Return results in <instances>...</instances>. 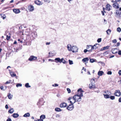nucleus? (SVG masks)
I'll use <instances>...</instances> for the list:
<instances>
[{
	"label": "nucleus",
	"mask_w": 121,
	"mask_h": 121,
	"mask_svg": "<svg viewBox=\"0 0 121 121\" xmlns=\"http://www.w3.org/2000/svg\"><path fill=\"white\" fill-rule=\"evenodd\" d=\"M117 31L120 32L121 31V29L120 27H118L117 29Z\"/></svg>",
	"instance_id": "4c0bfd02"
},
{
	"label": "nucleus",
	"mask_w": 121,
	"mask_h": 121,
	"mask_svg": "<svg viewBox=\"0 0 121 121\" xmlns=\"http://www.w3.org/2000/svg\"><path fill=\"white\" fill-rule=\"evenodd\" d=\"M67 105V104L65 102L62 103L60 105V108H65Z\"/></svg>",
	"instance_id": "6e6552de"
},
{
	"label": "nucleus",
	"mask_w": 121,
	"mask_h": 121,
	"mask_svg": "<svg viewBox=\"0 0 121 121\" xmlns=\"http://www.w3.org/2000/svg\"><path fill=\"white\" fill-rule=\"evenodd\" d=\"M116 14L118 15L120 14L119 12L118 11H117V12H116Z\"/></svg>",
	"instance_id": "5fc2aeb1"
},
{
	"label": "nucleus",
	"mask_w": 121,
	"mask_h": 121,
	"mask_svg": "<svg viewBox=\"0 0 121 121\" xmlns=\"http://www.w3.org/2000/svg\"><path fill=\"white\" fill-rule=\"evenodd\" d=\"M109 95V94H103L104 97L105 99H108L110 98Z\"/></svg>",
	"instance_id": "5701e85b"
},
{
	"label": "nucleus",
	"mask_w": 121,
	"mask_h": 121,
	"mask_svg": "<svg viewBox=\"0 0 121 121\" xmlns=\"http://www.w3.org/2000/svg\"><path fill=\"white\" fill-rule=\"evenodd\" d=\"M73 97L75 99L74 103H75L76 101L78 102H80L81 100V97L78 94L75 95Z\"/></svg>",
	"instance_id": "f03ea898"
},
{
	"label": "nucleus",
	"mask_w": 121,
	"mask_h": 121,
	"mask_svg": "<svg viewBox=\"0 0 121 121\" xmlns=\"http://www.w3.org/2000/svg\"><path fill=\"white\" fill-rule=\"evenodd\" d=\"M25 86L27 88L30 87V86L29 85L28 83H26L25 85Z\"/></svg>",
	"instance_id": "f704fd0d"
},
{
	"label": "nucleus",
	"mask_w": 121,
	"mask_h": 121,
	"mask_svg": "<svg viewBox=\"0 0 121 121\" xmlns=\"http://www.w3.org/2000/svg\"><path fill=\"white\" fill-rule=\"evenodd\" d=\"M89 87L90 89L93 88H95V86L94 83H90L89 85Z\"/></svg>",
	"instance_id": "1a4fd4ad"
},
{
	"label": "nucleus",
	"mask_w": 121,
	"mask_h": 121,
	"mask_svg": "<svg viewBox=\"0 0 121 121\" xmlns=\"http://www.w3.org/2000/svg\"><path fill=\"white\" fill-rule=\"evenodd\" d=\"M109 47L110 46H107L105 47H104L103 48V49H102V48L101 49L102 50H106V49H108L109 48Z\"/></svg>",
	"instance_id": "c756f323"
},
{
	"label": "nucleus",
	"mask_w": 121,
	"mask_h": 121,
	"mask_svg": "<svg viewBox=\"0 0 121 121\" xmlns=\"http://www.w3.org/2000/svg\"><path fill=\"white\" fill-rule=\"evenodd\" d=\"M28 9L30 11H32L34 9V7L32 5L29 6Z\"/></svg>",
	"instance_id": "9b49d317"
},
{
	"label": "nucleus",
	"mask_w": 121,
	"mask_h": 121,
	"mask_svg": "<svg viewBox=\"0 0 121 121\" xmlns=\"http://www.w3.org/2000/svg\"><path fill=\"white\" fill-rule=\"evenodd\" d=\"M0 17H1V18H3V19H5V18H6V16H5V17H4V16H2L1 15H0Z\"/></svg>",
	"instance_id": "a18cd8bd"
},
{
	"label": "nucleus",
	"mask_w": 121,
	"mask_h": 121,
	"mask_svg": "<svg viewBox=\"0 0 121 121\" xmlns=\"http://www.w3.org/2000/svg\"><path fill=\"white\" fill-rule=\"evenodd\" d=\"M50 44V42H47L46 43V45H49Z\"/></svg>",
	"instance_id": "338daca9"
},
{
	"label": "nucleus",
	"mask_w": 121,
	"mask_h": 121,
	"mask_svg": "<svg viewBox=\"0 0 121 121\" xmlns=\"http://www.w3.org/2000/svg\"><path fill=\"white\" fill-rule=\"evenodd\" d=\"M107 74H108L111 75L112 74V72L111 71H109L107 73Z\"/></svg>",
	"instance_id": "de8ad7c7"
},
{
	"label": "nucleus",
	"mask_w": 121,
	"mask_h": 121,
	"mask_svg": "<svg viewBox=\"0 0 121 121\" xmlns=\"http://www.w3.org/2000/svg\"><path fill=\"white\" fill-rule=\"evenodd\" d=\"M5 108H6V109H7L8 108V105H7V104H6L5 106Z\"/></svg>",
	"instance_id": "69168bd1"
},
{
	"label": "nucleus",
	"mask_w": 121,
	"mask_h": 121,
	"mask_svg": "<svg viewBox=\"0 0 121 121\" xmlns=\"http://www.w3.org/2000/svg\"><path fill=\"white\" fill-rule=\"evenodd\" d=\"M13 117L14 118H16L19 116V115L17 113H14L12 115Z\"/></svg>",
	"instance_id": "aec40b11"
},
{
	"label": "nucleus",
	"mask_w": 121,
	"mask_h": 121,
	"mask_svg": "<svg viewBox=\"0 0 121 121\" xmlns=\"http://www.w3.org/2000/svg\"><path fill=\"white\" fill-rule=\"evenodd\" d=\"M31 36H30V37L35 38L37 37V33L36 32L33 33L31 34Z\"/></svg>",
	"instance_id": "9d476101"
},
{
	"label": "nucleus",
	"mask_w": 121,
	"mask_h": 121,
	"mask_svg": "<svg viewBox=\"0 0 121 121\" xmlns=\"http://www.w3.org/2000/svg\"><path fill=\"white\" fill-rule=\"evenodd\" d=\"M30 116V114L28 112L25 114L23 116L24 117H29Z\"/></svg>",
	"instance_id": "4be33fe9"
},
{
	"label": "nucleus",
	"mask_w": 121,
	"mask_h": 121,
	"mask_svg": "<svg viewBox=\"0 0 121 121\" xmlns=\"http://www.w3.org/2000/svg\"><path fill=\"white\" fill-rule=\"evenodd\" d=\"M110 99L112 100H114L115 99V96H111L110 97Z\"/></svg>",
	"instance_id": "c9c22d12"
},
{
	"label": "nucleus",
	"mask_w": 121,
	"mask_h": 121,
	"mask_svg": "<svg viewBox=\"0 0 121 121\" xmlns=\"http://www.w3.org/2000/svg\"><path fill=\"white\" fill-rule=\"evenodd\" d=\"M21 39H18V41H20V42L22 43V42H25V40L23 38H21Z\"/></svg>",
	"instance_id": "cd10ccee"
},
{
	"label": "nucleus",
	"mask_w": 121,
	"mask_h": 121,
	"mask_svg": "<svg viewBox=\"0 0 121 121\" xmlns=\"http://www.w3.org/2000/svg\"><path fill=\"white\" fill-rule=\"evenodd\" d=\"M104 73L102 71H99L98 72V74L99 76L102 75Z\"/></svg>",
	"instance_id": "6ab92c4d"
},
{
	"label": "nucleus",
	"mask_w": 121,
	"mask_h": 121,
	"mask_svg": "<svg viewBox=\"0 0 121 121\" xmlns=\"http://www.w3.org/2000/svg\"><path fill=\"white\" fill-rule=\"evenodd\" d=\"M14 111V109L13 108H11L8 111V112L10 113H13Z\"/></svg>",
	"instance_id": "393cba45"
},
{
	"label": "nucleus",
	"mask_w": 121,
	"mask_h": 121,
	"mask_svg": "<svg viewBox=\"0 0 121 121\" xmlns=\"http://www.w3.org/2000/svg\"><path fill=\"white\" fill-rule=\"evenodd\" d=\"M104 92V93L105 94H108L109 95H111L112 94L108 90H105Z\"/></svg>",
	"instance_id": "f3484780"
},
{
	"label": "nucleus",
	"mask_w": 121,
	"mask_h": 121,
	"mask_svg": "<svg viewBox=\"0 0 121 121\" xmlns=\"http://www.w3.org/2000/svg\"><path fill=\"white\" fill-rule=\"evenodd\" d=\"M10 74L12 77H14L16 76V75L13 72L11 71L10 70H9Z\"/></svg>",
	"instance_id": "f8f14e48"
},
{
	"label": "nucleus",
	"mask_w": 121,
	"mask_h": 121,
	"mask_svg": "<svg viewBox=\"0 0 121 121\" xmlns=\"http://www.w3.org/2000/svg\"><path fill=\"white\" fill-rule=\"evenodd\" d=\"M98 48V46H96V47H95L94 46H92V47L91 48V52L93 50H95L96 48Z\"/></svg>",
	"instance_id": "c85d7f7f"
},
{
	"label": "nucleus",
	"mask_w": 121,
	"mask_h": 121,
	"mask_svg": "<svg viewBox=\"0 0 121 121\" xmlns=\"http://www.w3.org/2000/svg\"><path fill=\"white\" fill-rule=\"evenodd\" d=\"M12 95L10 93H9L8 95V98L10 99H12Z\"/></svg>",
	"instance_id": "7c9ffc66"
},
{
	"label": "nucleus",
	"mask_w": 121,
	"mask_h": 121,
	"mask_svg": "<svg viewBox=\"0 0 121 121\" xmlns=\"http://www.w3.org/2000/svg\"><path fill=\"white\" fill-rule=\"evenodd\" d=\"M117 42V41L116 39H114L112 40V42L116 43Z\"/></svg>",
	"instance_id": "603ef678"
},
{
	"label": "nucleus",
	"mask_w": 121,
	"mask_h": 121,
	"mask_svg": "<svg viewBox=\"0 0 121 121\" xmlns=\"http://www.w3.org/2000/svg\"><path fill=\"white\" fill-rule=\"evenodd\" d=\"M45 118V116L44 115H42L40 117V118L41 119L43 120Z\"/></svg>",
	"instance_id": "bb28decb"
},
{
	"label": "nucleus",
	"mask_w": 121,
	"mask_h": 121,
	"mask_svg": "<svg viewBox=\"0 0 121 121\" xmlns=\"http://www.w3.org/2000/svg\"><path fill=\"white\" fill-rule=\"evenodd\" d=\"M48 60L49 61H51V62H54V60H52V59H49V60Z\"/></svg>",
	"instance_id": "e2e57ef3"
},
{
	"label": "nucleus",
	"mask_w": 121,
	"mask_h": 121,
	"mask_svg": "<svg viewBox=\"0 0 121 121\" xmlns=\"http://www.w3.org/2000/svg\"><path fill=\"white\" fill-rule=\"evenodd\" d=\"M99 63H100L102 65H105V64L103 62H102L100 61L99 62Z\"/></svg>",
	"instance_id": "49530a36"
},
{
	"label": "nucleus",
	"mask_w": 121,
	"mask_h": 121,
	"mask_svg": "<svg viewBox=\"0 0 121 121\" xmlns=\"http://www.w3.org/2000/svg\"><path fill=\"white\" fill-rule=\"evenodd\" d=\"M68 50L69 51H72L73 53L77 52L78 49L77 47L75 46H73L71 47L70 44H68L67 46Z\"/></svg>",
	"instance_id": "f257e3e1"
},
{
	"label": "nucleus",
	"mask_w": 121,
	"mask_h": 121,
	"mask_svg": "<svg viewBox=\"0 0 121 121\" xmlns=\"http://www.w3.org/2000/svg\"><path fill=\"white\" fill-rule=\"evenodd\" d=\"M61 63L62 62L64 64H65L66 63V61L64 60V58H62L61 59Z\"/></svg>",
	"instance_id": "2f4dec72"
},
{
	"label": "nucleus",
	"mask_w": 121,
	"mask_h": 121,
	"mask_svg": "<svg viewBox=\"0 0 121 121\" xmlns=\"http://www.w3.org/2000/svg\"><path fill=\"white\" fill-rule=\"evenodd\" d=\"M118 101L119 102H121V97H120L119 98Z\"/></svg>",
	"instance_id": "0e129e2a"
},
{
	"label": "nucleus",
	"mask_w": 121,
	"mask_h": 121,
	"mask_svg": "<svg viewBox=\"0 0 121 121\" xmlns=\"http://www.w3.org/2000/svg\"><path fill=\"white\" fill-rule=\"evenodd\" d=\"M61 59L59 58H56L55 59V62H56L57 63L58 62H59L60 63H61Z\"/></svg>",
	"instance_id": "2eb2a0df"
},
{
	"label": "nucleus",
	"mask_w": 121,
	"mask_h": 121,
	"mask_svg": "<svg viewBox=\"0 0 121 121\" xmlns=\"http://www.w3.org/2000/svg\"><path fill=\"white\" fill-rule=\"evenodd\" d=\"M87 51H88V50H87V49H85L84 51V52L85 53H86Z\"/></svg>",
	"instance_id": "bf43d9fd"
},
{
	"label": "nucleus",
	"mask_w": 121,
	"mask_h": 121,
	"mask_svg": "<svg viewBox=\"0 0 121 121\" xmlns=\"http://www.w3.org/2000/svg\"><path fill=\"white\" fill-rule=\"evenodd\" d=\"M37 59V57L33 56H31L28 59L29 60L32 61L36 60Z\"/></svg>",
	"instance_id": "423d86ee"
},
{
	"label": "nucleus",
	"mask_w": 121,
	"mask_h": 121,
	"mask_svg": "<svg viewBox=\"0 0 121 121\" xmlns=\"http://www.w3.org/2000/svg\"><path fill=\"white\" fill-rule=\"evenodd\" d=\"M90 82L91 83H94L95 82V79L93 78L91 80Z\"/></svg>",
	"instance_id": "473e14b6"
},
{
	"label": "nucleus",
	"mask_w": 121,
	"mask_h": 121,
	"mask_svg": "<svg viewBox=\"0 0 121 121\" xmlns=\"http://www.w3.org/2000/svg\"><path fill=\"white\" fill-rule=\"evenodd\" d=\"M13 11L16 13H18L20 12V10L19 9H13Z\"/></svg>",
	"instance_id": "a211bd4d"
},
{
	"label": "nucleus",
	"mask_w": 121,
	"mask_h": 121,
	"mask_svg": "<svg viewBox=\"0 0 121 121\" xmlns=\"http://www.w3.org/2000/svg\"><path fill=\"white\" fill-rule=\"evenodd\" d=\"M78 93L77 94L78 95L80 96L81 97L83 96V95L82 92H83V91L82 90V89H80L78 90Z\"/></svg>",
	"instance_id": "39448f33"
},
{
	"label": "nucleus",
	"mask_w": 121,
	"mask_h": 121,
	"mask_svg": "<svg viewBox=\"0 0 121 121\" xmlns=\"http://www.w3.org/2000/svg\"><path fill=\"white\" fill-rule=\"evenodd\" d=\"M0 88L1 90H4V87L3 86H1Z\"/></svg>",
	"instance_id": "8fccbe9b"
},
{
	"label": "nucleus",
	"mask_w": 121,
	"mask_h": 121,
	"mask_svg": "<svg viewBox=\"0 0 121 121\" xmlns=\"http://www.w3.org/2000/svg\"><path fill=\"white\" fill-rule=\"evenodd\" d=\"M118 54L120 55H121V50H120L118 52Z\"/></svg>",
	"instance_id": "13d9d810"
},
{
	"label": "nucleus",
	"mask_w": 121,
	"mask_h": 121,
	"mask_svg": "<svg viewBox=\"0 0 121 121\" xmlns=\"http://www.w3.org/2000/svg\"><path fill=\"white\" fill-rule=\"evenodd\" d=\"M99 45V44L97 43H96L94 45V46H95V47H96V46H98H98Z\"/></svg>",
	"instance_id": "3c124183"
},
{
	"label": "nucleus",
	"mask_w": 121,
	"mask_h": 121,
	"mask_svg": "<svg viewBox=\"0 0 121 121\" xmlns=\"http://www.w3.org/2000/svg\"><path fill=\"white\" fill-rule=\"evenodd\" d=\"M111 7V6L109 4H108L106 5V9L107 10L109 11Z\"/></svg>",
	"instance_id": "4468645a"
},
{
	"label": "nucleus",
	"mask_w": 121,
	"mask_h": 121,
	"mask_svg": "<svg viewBox=\"0 0 121 121\" xmlns=\"http://www.w3.org/2000/svg\"><path fill=\"white\" fill-rule=\"evenodd\" d=\"M95 61V60L93 59H90V61L91 63H93Z\"/></svg>",
	"instance_id": "a19ab883"
},
{
	"label": "nucleus",
	"mask_w": 121,
	"mask_h": 121,
	"mask_svg": "<svg viewBox=\"0 0 121 121\" xmlns=\"http://www.w3.org/2000/svg\"><path fill=\"white\" fill-rule=\"evenodd\" d=\"M118 73L120 75H121V70H120L119 71Z\"/></svg>",
	"instance_id": "052dcab7"
},
{
	"label": "nucleus",
	"mask_w": 121,
	"mask_h": 121,
	"mask_svg": "<svg viewBox=\"0 0 121 121\" xmlns=\"http://www.w3.org/2000/svg\"><path fill=\"white\" fill-rule=\"evenodd\" d=\"M67 91L68 92V93H69L71 91L70 90V89L69 88H67Z\"/></svg>",
	"instance_id": "09e8293b"
},
{
	"label": "nucleus",
	"mask_w": 121,
	"mask_h": 121,
	"mask_svg": "<svg viewBox=\"0 0 121 121\" xmlns=\"http://www.w3.org/2000/svg\"><path fill=\"white\" fill-rule=\"evenodd\" d=\"M6 121H12V120L11 119L9 118Z\"/></svg>",
	"instance_id": "4d7b16f0"
},
{
	"label": "nucleus",
	"mask_w": 121,
	"mask_h": 121,
	"mask_svg": "<svg viewBox=\"0 0 121 121\" xmlns=\"http://www.w3.org/2000/svg\"><path fill=\"white\" fill-rule=\"evenodd\" d=\"M49 56H53V54L51 52H49Z\"/></svg>",
	"instance_id": "79ce46f5"
},
{
	"label": "nucleus",
	"mask_w": 121,
	"mask_h": 121,
	"mask_svg": "<svg viewBox=\"0 0 121 121\" xmlns=\"http://www.w3.org/2000/svg\"><path fill=\"white\" fill-rule=\"evenodd\" d=\"M26 45H31V42L30 41H27L26 42Z\"/></svg>",
	"instance_id": "72a5a7b5"
},
{
	"label": "nucleus",
	"mask_w": 121,
	"mask_h": 121,
	"mask_svg": "<svg viewBox=\"0 0 121 121\" xmlns=\"http://www.w3.org/2000/svg\"><path fill=\"white\" fill-rule=\"evenodd\" d=\"M22 86V84L19 83L17 84L16 85V86L17 87H18L19 86Z\"/></svg>",
	"instance_id": "58836bf2"
},
{
	"label": "nucleus",
	"mask_w": 121,
	"mask_h": 121,
	"mask_svg": "<svg viewBox=\"0 0 121 121\" xmlns=\"http://www.w3.org/2000/svg\"><path fill=\"white\" fill-rule=\"evenodd\" d=\"M54 85H55L54 86H55V87L58 86V84H55ZM52 86H54V85H52Z\"/></svg>",
	"instance_id": "864d4df0"
},
{
	"label": "nucleus",
	"mask_w": 121,
	"mask_h": 121,
	"mask_svg": "<svg viewBox=\"0 0 121 121\" xmlns=\"http://www.w3.org/2000/svg\"><path fill=\"white\" fill-rule=\"evenodd\" d=\"M68 100H70V102L71 104H73L74 103V101L75 100V99L73 96V97H70L68 98Z\"/></svg>",
	"instance_id": "0eeeda50"
},
{
	"label": "nucleus",
	"mask_w": 121,
	"mask_h": 121,
	"mask_svg": "<svg viewBox=\"0 0 121 121\" xmlns=\"http://www.w3.org/2000/svg\"><path fill=\"white\" fill-rule=\"evenodd\" d=\"M55 110L56 112H60L62 110H61L59 108H56L55 109Z\"/></svg>",
	"instance_id": "a878e982"
},
{
	"label": "nucleus",
	"mask_w": 121,
	"mask_h": 121,
	"mask_svg": "<svg viewBox=\"0 0 121 121\" xmlns=\"http://www.w3.org/2000/svg\"><path fill=\"white\" fill-rule=\"evenodd\" d=\"M114 95L117 96H120L121 94V93L119 90H116L115 92Z\"/></svg>",
	"instance_id": "7ed1b4c3"
},
{
	"label": "nucleus",
	"mask_w": 121,
	"mask_h": 121,
	"mask_svg": "<svg viewBox=\"0 0 121 121\" xmlns=\"http://www.w3.org/2000/svg\"><path fill=\"white\" fill-rule=\"evenodd\" d=\"M69 63L70 65H72L73 64V61L72 60H69Z\"/></svg>",
	"instance_id": "e433bc0d"
},
{
	"label": "nucleus",
	"mask_w": 121,
	"mask_h": 121,
	"mask_svg": "<svg viewBox=\"0 0 121 121\" xmlns=\"http://www.w3.org/2000/svg\"><path fill=\"white\" fill-rule=\"evenodd\" d=\"M113 6L116 9H118L119 8V5L117 3H114L113 4Z\"/></svg>",
	"instance_id": "dca6fc26"
},
{
	"label": "nucleus",
	"mask_w": 121,
	"mask_h": 121,
	"mask_svg": "<svg viewBox=\"0 0 121 121\" xmlns=\"http://www.w3.org/2000/svg\"><path fill=\"white\" fill-rule=\"evenodd\" d=\"M101 38H99L97 40V41L98 43L100 42H101Z\"/></svg>",
	"instance_id": "c03bdc74"
},
{
	"label": "nucleus",
	"mask_w": 121,
	"mask_h": 121,
	"mask_svg": "<svg viewBox=\"0 0 121 121\" xmlns=\"http://www.w3.org/2000/svg\"><path fill=\"white\" fill-rule=\"evenodd\" d=\"M121 1V0H116L115 1V2L116 3H117L118 2H119L120 1Z\"/></svg>",
	"instance_id": "680f3d73"
},
{
	"label": "nucleus",
	"mask_w": 121,
	"mask_h": 121,
	"mask_svg": "<svg viewBox=\"0 0 121 121\" xmlns=\"http://www.w3.org/2000/svg\"><path fill=\"white\" fill-rule=\"evenodd\" d=\"M23 34L22 32H20L18 34V35L21 37H24V36H23Z\"/></svg>",
	"instance_id": "b1692460"
},
{
	"label": "nucleus",
	"mask_w": 121,
	"mask_h": 121,
	"mask_svg": "<svg viewBox=\"0 0 121 121\" xmlns=\"http://www.w3.org/2000/svg\"><path fill=\"white\" fill-rule=\"evenodd\" d=\"M92 45H87L86 46V48L88 49V51L89 52H91V48Z\"/></svg>",
	"instance_id": "ddd939ff"
},
{
	"label": "nucleus",
	"mask_w": 121,
	"mask_h": 121,
	"mask_svg": "<svg viewBox=\"0 0 121 121\" xmlns=\"http://www.w3.org/2000/svg\"><path fill=\"white\" fill-rule=\"evenodd\" d=\"M111 31V30H110L108 29L106 31V32L108 34H110Z\"/></svg>",
	"instance_id": "ea45409f"
},
{
	"label": "nucleus",
	"mask_w": 121,
	"mask_h": 121,
	"mask_svg": "<svg viewBox=\"0 0 121 121\" xmlns=\"http://www.w3.org/2000/svg\"><path fill=\"white\" fill-rule=\"evenodd\" d=\"M38 121H43V120L41 119L38 120Z\"/></svg>",
	"instance_id": "774afa93"
},
{
	"label": "nucleus",
	"mask_w": 121,
	"mask_h": 121,
	"mask_svg": "<svg viewBox=\"0 0 121 121\" xmlns=\"http://www.w3.org/2000/svg\"><path fill=\"white\" fill-rule=\"evenodd\" d=\"M6 38H10L11 37L10 36V35H6Z\"/></svg>",
	"instance_id": "6e6d98bb"
},
{
	"label": "nucleus",
	"mask_w": 121,
	"mask_h": 121,
	"mask_svg": "<svg viewBox=\"0 0 121 121\" xmlns=\"http://www.w3.org/2000/svg\"><path fill=\"white\" fill-rule=\"evenodd\" d=\"M89 59L88 57H86L83 59L82 60V61L84 62H86V61H88Z\"/></svg>",
	"instance_id": "412c9836"
},
{
	"label": "nucleus",
	"mask_w": 121,
	"mask_h": 121,
	"mask_svg": "<svg viewBox=\"0 0 121 121\" xmlns=\"http://www.w3.org/2000/svg\"><path fill=\"white\" fill-rule=\"evenodd\" d=\"M12 82V81L11 80H9V81L6 82L5 84H9V83H10V82Z\"/></svg>",
	"instance_id": "37998d69"
},
{
	"label": "nucleus",
	"mask_w": 121,
	"mask_h": 121,
	"mask_svg": "<svg viewBox=\"0 0 121 121\" xmlns=\"http://www.w3.org/2000/svg\"><path fill=\"white\" fill-rule=\"evenodd\" d=\"M74 108V106L73 104H69L67 108V109L69 110H72Z\"/></svg>",
	"instance_id": "20e7f679"
}]
</instances>
